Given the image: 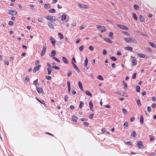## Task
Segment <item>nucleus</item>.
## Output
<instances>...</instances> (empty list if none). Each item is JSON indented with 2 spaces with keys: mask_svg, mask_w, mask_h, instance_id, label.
<instances>
[{
  "mask_svg": "<svg viewBox=\"0 0 156 156\" xmlns=\"http://www.w3.org/2000/svg\"><path fill=\"white\" fill-rule=\"evenodd\" d=\"M124 39L127 43H136V40L132 38H125Z\"/></svg>",
  "mask_w": 156,
  "mask_h": 156,
  "instance_id": "obj_1",
  "label": "nucleus"
},
{
  "mask_svg": "<svg viewBox=\"0 0 156 156\" xmlns=\"http://www.w3.org/2000/svg\"><path fill=\"white\" fill-rule=\"evenodd\" d=\"M51 58L54 59L55 61L58 62H60V60L57 58L55 57L54 56L56 54V51H55L53 50L51 51Z\"/></svg>",
  "mask_w": 156,
  "mask_h": 156,
  "instance_id": "obj_2",
  "label": "nucleus"
},
{
  "mask_svg": "<svg viewBox=\"0 0 156 156\" xmlns=\"http://www.w3.org/2000/svg\"><path fill=\"white\" fill-rule=\"evenodd\" d=\"M55 18L56 17L55 16H47L45 17L46 19L48 20H50L53 22L55 21Z\"/></svg>",
  "mask_w": 156,
  "mask_h": 156,
  "instance_id": "obj_3",
  "label": "nucleus"
},
{
  "mask_svg": "<svg viewBox=\"0 0 156 156\" xmlns=\"http://www.w3.org/2000/svg\"><path fill=\"white\" fill-rule=\"evenodd\" d=\"M97 28L98 29H100V31L101 33L105 32L106 30L105 28L102 26L98 25L97 26Z\"/></svg>",
  "mask_w": 156,
  "mask_h": 156,
  "instance_id": "obj_4",
  "label": "nucleus"
},
{
  "mask_svg": "<svg viewBox=\"0 0 156 156\" xmlns=\"http://www.w3.org/2000/svg\"><path fill=\"white\" fill-rule=\"evenodd\" d=\"M116 25L120 28L123 30H128L129 29V28L127 27L124 25L117 24Z\"/></svg>",
  "mask_w": 156,
  "mask_h": 156,
  "instance_id": "obj_5",
  "label": "nucleus"
},
{
  "mask_svg": "<svg viewBox=\"0 0 156 156\" xmlns=\"http://www.w3.org/2000/svg\"><path fill=\"white\" fill-rule=\"evenodd\" d=\"M46 49V44H45L43 46V49L41 51V56H43L45 54Z\"/></svg>",
  "mask_w": 156,
  "mask_h": 156,
  "instance_id": "obj_6",
  "label": "nucleus"
},
{
  "mask_svg": "<svg viewBox=\"0 0 156 156\" xmlns=\"http://www.w3.org/2000/svg\"><path fill=\"white\" fill-rule=\"evenodd\" d=\"M41 65H39L38 66H36L34 67L33 69V73H35L37 71H38L40 68L41 67Z\"/></svg>",
  "mask_w": 156,
  "mask_h": 156,
  "instance_id": "obj_7",
  "label": "nucleus"
},
{
  "mask_svg": "<svg viewBox=\"0 0 156 156\" xmlns=\"http://www.w3.org/2000/svg\"><path fill=\"white\" fill-rule=\"evenodd\" d=\"M137 145L139 148L141 149L144 148V146L143 145V142L141 141H138L137 142Z\"/></svg>",
  "mask_w": 156,
  "mask_h": 156,
  "instance_id": "obj_8",
  "label": "nucleus"
},
{
  "mask_svg": "<svg viewBox=\"0 0 156 156\" xmlns=\"http://www.w3.org/2000/svg\"><path fill=\"white\" fill-rule=\"evenodd\" d=\"M78 6L79 8L83 9H87L88 8V5H82L80 3L78 4Z\"/></svg>",
  "mask_w": 156,
  "mask_h": 156,
  "instance_id": "obj_9",
  "label": "nucleus"
},
{
  "mask_svg": "<svg viewBox=\"0 0 156 156\" xmlns=\"http://www.w3.org/2000/svg\"><path fill=\"white\" fill-rule=\"evenodd\" d=\"M8 13L11 15L13 16L16 15L17 13V12L15 10H9Z\"/></svg>",
  "mask_w": 156,
  "mask_h": 156,
  "instance_id": "obj_10",
  "label": "nucleus"
},
{
  "mask_svg": "<svg viewBox=\"0 0 156 156\" xmlns=\"http://www.w3.org/2000/svg\"><path fill=\"white\" fill-rule=\"evenodd\" d=\"M36 90L39 94H42L43 93V90L42 88L38 87L36 86Z\"/></svg>",
  "mask_w": 156,
  "mask_h": 156,
  "instance_id": "obj_11",
  "label": "nucleus"
},
{
  "mask_svg": "<svg viewBox=\"0 0 156 156\" xmlns=\"http://www.w3.org/2000/svg\"><path fill=\"white\" fill-rule=\"evenodd\" d=\"M50 40L52 44L54 46L56 42L55 40L52 37H50Z\"/></svg>",
  "mask_w": 156,
  "mask_h": 156,
  "instance_id": "obj_12",
  "label": "nucleus"
},
{
  "mask_svg": "<svg viewBox=\"0 0 156 156\" xmlns=\"http://www.w3.org/2000/svg\"><path fill=\"white\" fill-rule=\"evenodd\" d=\"M72 64L73 65V66L75 68V69L76 70V71L79 73L80 72V71L79 70V69H78V67H77V66H76V65L74 63H73V62H72Z\"/></svg>",
  "mask_w": 156,
  "mask_h": 156,
  "instance_id": "obj_13",
  "label": "nucleus"
},
{
  "mask_svg": "<svg viewBox=\"0 0 156 156\" xmlns=\"http://www.w3.org/2000/svg\"><path fill=\"white\" fill-rule=\"evenodd\" d=\"M89 107L91 111L92 112L94 111V110L93 108V105L91 101H90L89 103Z\"/></svg>",
  "mask_w": 156,
  "mask_h": 156,
  "instance_id": "obj_14",
  "label": "nucleus"
},
{
  "mask_svg": "<svg viewBox=\"0 0 156 156\" xmlns=\"http://www.w3.org/2000/svg\"><path fill=\"white\" fill-rule=\"evenodd\" d=\"M51 7V5L49 4H46L44 5V8L45 9H50Z\"/></svg>",
  "mask_w": 156,
  "mask_h": 156,
  "instance_id": "obj_15",
  "label": "nucleus"
},
{
  "mask_svg": "<svg viewBox=\"0 0 156 156\" xmlns=\"http://www.w3.org/2000/svg\"><path fill=\"white\" fill-rule=\"evenodd\" d=\"M132 65L136 66L137 63V61L135 59H132L131 60Z\"/></svg>",
  "mask_w": 156,
  "mask_h": 156,
  "instance_id": "obj_16",
  "label": "nucleus"
},
{
  "mask_svg": "<svg viewBox=\"0 0 156 156\" xmlns=\"http://www.w3.org/2000/svg\"><path fill=\"white\" fill-rule=\"evenodd\" d=\"M48 27L51 29H54V27L53 24L51 22H48Z\"/></svg>",
  "mask_w": 156,
  "mask_h": 156,
  "instance_id": "obj_17",
  "label": "nucleus"
},
{
  "mask_svg": "<svg viewBox=\"0 0 156 156\" xmlns=\"http://www.w3.org/2000/svg\"><path fill=\"white\" fill-rule=\"evenodd\" d=\"M104 40L106 42L109 43H112V41L108 38H105Z\"/></svg>",
  "mask_w": 156,
  "mask_h": 156,
  "instance_id": "obj_18",
  "label": "nucleus"
},
{
  "mask_svg": "<svg viewBox=\"0 0 156 156\" xmlns=\"http://www.w3.org/2000/svg\"><path fill=\"white\" fill-rule=\"evenodd\" d=\"M78 86L80 89L83 91V89L82 87L81 83L80 81L78 82Z\"/></svg>",
  "mask_w": 156,
  "mask_h": 156,
  "instance_id": "obj_19",
  "label": "nucleus"
},
{
  "mask_svg": "<svg viewBox=\"0 0 156 156\" xmlns=\"http://www.w3.org/2000/svg\"><path fill=\"white\" fill-rule=\"evenodd\" d=\"M125 49L126 50H130L131 51H133V48L131 47L130 46H127L126 47H125Z\"/></svg>",
  "mask_w": 156,
  "mask_h": 156,
  "instance_id": "obj_20",
  "label": "nucleus"
},
{
  "mask_svg": "<svg viewBox=\"0 0 156 156\" xmlns=\"http://www.w3.org/2000/svg\"><path fill=\"white\" fill-rule=\"evenodd\" d=\"M62 61H63L66 64H68V62L66 58L65 57H63L62 58Z\"/></svg>",
  "mask_w": 156,
  "mask_h": 156,
  "instance_id": "obj_21",
  "label": "nucleus"
},
{
  "mask_svg": "<svg viewBox=\"0 0 156 156\" xmlns=\"http://www.w3.org/2000/svg\"><path fill=\"white\" fill-rule=\"evenodd\" d=\"M84 102L82 101H80V104L79 105V108L81 109L84 106Z\"/></svg>",
  "mask_w": 156,
  "mask_h": 156,
  "instance_id": "obj_22",
  "label": "nucleus"
},
{
  "mask_svg": "<svg viewBox=\"0 0 156 156\" xmlns=\"http://www.w3.org/2000/svg\"><path fill=\"white\" fill-rule=\"evenodd\" d=\"M138 55L141 58H144L146 57V55H145L143 54H138Z\"/></svg>",
  "mask_w": 156,
  "mask_h": 156,
  "instance_id": "obj_23",
  "label": "nucleus"
},
{
  "mask_svg": "<svg viewBox=\"0 0 156 156\" xmlns=\"http://www.w3.org/2000/svg\"><path fill=\"white\" fill-rule=\"evenodd\" d=\"M72 119L73 121L76 122L77 121L78 119L76 116L73 115L72 117Z\"/></svg>",
  "mask_w": 156,
  "mask_h": 156,
  "instance_id": "obj_24",
  "label": "nucleus"
},
{
  "mask_svg": "<svg viewBox=\"0 0 156 156\" xmlns=\"http://www.w3.org/2000/svg\"><path fill=\"white\" fill-rule=\"evenodd\" d=\"M48 12L50 13H54L56 11L54 9H51L49 10Z\"/></svg>",
  "mask_w": 156,
  "mask_h": 156,
  "instance_id": "obj_25",
  "label": "nucleus"
},
{
  "mask_svg": "<svg viewBox=\"0 0 156 156\" xmlns=\"http://www.w3.org/2000/svg\"><path fill=\"white\" fill-rule=\"evenodd\" d=\"M47 70L48 71V75H50L51 72V68H47Z\"/></svg>",
  "mask_w": 156,
  "mask_h": 156,
  "instance_id": "obj_26",
  "label": "nucleus"
},
{
  "mask_svg": "<svg viewBox=\"0 0 156 156\" xmlns=\"http://www.w3.org/2000/svg\"><path fill=\"white\" fill-rule=\"evenodd\" d=\"M139 20L140 22H143L144 20V18L141 15H140L139 17Z\"/></svg>",
  "mask_w": 156,
  "mask_h": 156,
  "instance_id": "obj_27",
  "label": "nucleus"
},
{
  "mask_svg": "<svg viewBox=\"0 0 156 156\" xmlns=\"http://www.w3.org/2000/svg\"><path fill=\"white\" fill-rule=\"evenodd\" d=\"M66 19V15L65 14L62 15L61 16V20L62 21L65 20Z\"/></svg>",
  "mask_w": 156,
  "mask_h": 156,
  "instance_id": "obj_28",
  "label": "nucleus"
},
{
  "mask_svg": "<svg viewBox=\"0 0 156 156\" xmlns=\"http://www.w3.org/2000/svg\"><path fill=\"white\" fill-rule=\"evenodd\" d=\"M88 60L87 57H86L85 58V59L84 62V67H86V66L87 65V64H88Z\"/></svg>",
  "mask_w": 156,
  "mask_h": 156,
  "instance_id": "obj_29",
  "label": "nucleus"
},
{
  "mask_svg": "<svg viewBox=\"0 0 156 156\" xmlns=\"http://www.w3.org/2000/svg\"><path fill=\"white\" fill-rule=\"evenodd\" d=\"M85 93L87 95L89 96H90V97L92 96V94L89 91H85Z\"/></svg>",
  "mask_w": 156,
  "mask_h": 156,
  "instance_id": "obj_30",
  "label": "nucleus"
},
{
  "mask_svg": "<svg viewBox=\"0 0 156 156\" xmlns=\"http://www.w3.org/2000/svg\"><path fill=\"white\" fill-rule=\"evenodd\" d=\"M58 36L59 38L60 39H62L64 38V37H63V35L62 34H61L60 33H58Z\"/></svg>",
  "mask_w": 156,
  "mask_h": 156,
  "instance_id": "obj_31",
  "label": "nucleus"
},
{
  "mask_svg": "<svg viewBox=\"0 0 156 156\" xmlns=\"http://www.w3.org/2000/svg\"><path fill=\"white\" fill-rule=\"evenodd\" d=\"M149 43L153 48H156V45L154 43L151 42H149Z\"/></svg>",
  "mask_w": 156,
  "mask_h": 156,
  "instance_id": "obj_32",
  "label": "nucleus"
},
{
  "mask_svg": "<svg viewBox=\"0 0 156 156\" xmlns=\"http://www.w3.org/2000/svg\"><path fill=\"white\" fill-rule=\"evenodd\" d=\"M140 122L141 124H142L144 122V118L142 115H141L140 117Z\"/></svg>",
  "mask_w": 156,
  "mask_h": 156,
  "instance_id": "obj_33",
  "label": "nucleus"
},
{
  "mask_svg": "<svg viewBox=\"0 0 156 156\" xmlns=\"http://www.w3.org/2000/svg\"><path fill=\"white\" fill-rule=\"evenodd\" d=\"M133 19L136 20H137V16H136V14L134 13H133Z\"/></svg>",
  "mask_w": 156,
  "mask_h": 156,
  "instance_id": "obj_34",
  "label": "nucleus"
},
{
  "mask_svg": "<svg viewBox=\"0 0 156 156\" xmlns=\"http://www.w3.org/2000/svg\"><path fill=\"white\" fill-rule=\"evenodd\" d=\"M136 91L138 92H140V87L138 86H137L136 89Z\"/></svg>",
  "mask_w": 156,
  "mask_h": 156,
  "instance_id": "obj_35",
  "label": "nucleus"
},
{
  "mask_svg": "<svg viewBox=\"0 0 156 156\" xmlns=\"http://www.w3.org/2000/svg\"><path fill=\"white\" fill-rule=\"evenodd\" d=\"M136 136V134L135 131H134L132 132L131 134V136L133 137H135Z\"/></svg>",
  "mask_w": 156,
  "mask_h": 156,
  "instance_id": "obj_36",
  "label": "nucleus"
},
{
  "mask_svg": "<svg viewBox=\"0 0 156 156\" xmlns=\"http://www.w3.org/2000/svg\"><path fill=\"white\" fill-rule=\"evenodd\" d=\"M122 112L125 114L126 115L127 113V111L125 108H123L122 110Z\"/></svg>",
  "mask_w": 156,
  "mask_h": 156,
  "instance_id": "obj_37",
  "label": "nucleus"
},
{
  "mask_svg": "<svg viewBox=\"0 0 156 156\" xmlns=\"http://www.w3.org/2000/svg\"><path fill=\"white\" fill-rule=\"evenodd\" d=\"M99 79V80H104V79L102 77V76L101 75H98V76L97 77Z\"/></svg>",
  "mask_w": 156,
  "mask_h": 156,
  "instance_id": "obj_38",
  "label": "nucleus"
},
{
  "mask_svg": "<svg viewBox=\"0 0 156 156\" xmlns=\"http://www.w3.org/2000/svg\"><path fill=\"white\" fill-rule=\"evenodd\" d=\"M133 7L134 9L136 10L139 9V7L137 5H134Z\"/></svg>",
  "mask_w": 156,
  "mask_h": 156,
  "instance_id": "obj_39",
  "label": "nucleus"
},
{
  "mask_svg": "<svg viewBox=\"0 0 156 156\" xmlns=\"http://www.w3.org/2000/svg\"><path fill=\"white\" fill-rule=\"evenodd\" d=\"M136 103H137V105L139 106H140L141 105V102H140V100L139 99H138V100L137 101H136Z\"/></svg>",
  "mask_w": 156,
  "mask_h": 156,
  "instance_id": "obj_40",
  "label": "nucleus"
},
{
  "mask_svg": "<svg viewBox=\"0 0 156 156\" xmlns=\"http://www.w3.org/2000/svg\"><path fill=\"white\" fill-rule=\"evenodd\" d=\"M52 67L53 69H57V70H59L60 69L59 67L58 66H52Z\"/></svg>",
  "mask_w": 156,
  "mask_h": 156,
  "instance_id": "obj_41",
  "label": "nucleus"
},
{
  "mask_svg": "<svg viewBox=\"0 0 156 156\" xmlns=\"http://www.w3.org/2000/svg\"><path fill=\"white\" fill-rule=\"evenodd\" d=\"M109 36L112 39L113 38V33L111 32H110L109 33Z\"/></svg>",
  "mask_w": 156,
  "mask_h": 156,
  "instance_id": "obj_42",
  "label": "nucleus"
},
{
  "mask_svg": "<svg viewBox=\"0 0 156 156\" xmlns=\"http://www.w3.org/2000/svg\"><path fill=\"white\" fill-rule=\"evenodd\" d=\"M110 59L114 61H116L117 60L116 58L114 56H112L111 57Z\"/></svg>",
  "mask_w": 156,
  "mask_h": 156,
  "instance_id": "obj_43",
  "label": "nucleus"
},
{
  "mask_svg": "<svg viewBox=\"0 0 156 156\" xmlns=\"http://www.w3.org/2000/svg\"><path fill=\"white\" fill-rule=\"evenodd\" d=\"M33 83L34 85L36 86L38 83V79H37L35 80L34 81Z\"/></svg>",
  "mask_w": 156,
  "mask_h": 156,
  "instance_id": "obj_44",
  "label": "nucleus"
},
{
  "mask_svg": "<svg viewBox=\"0 0 156 156\" xmlns=\"http://www.w3.org/2000/svg\"><path fill=\"white\" fill-rule=\"evenodd\" d=\"M80 120L82 122L86 121L88 120V119L84 118H82L80 119Z\"/></svg>",
  "mask_w": 156,
  "mask_h": 156,
  "instance_id": "obj_45",
  "label": "nucleus"
},
{
  "mask_svg": "<svg viewBox=\"0 0 156 156\" xmlns=\"http://www.w3.org/2000/svg\"><path fill=\"white\" fill-rule=\"evenodd\" d=\"M38 21L40 22H43V19L42 18H39L38 19Z\"/></svg>",
  "mask_w": 156,
  "mask_h": 156,
  "instance_id": "obj_46",
  "label": "nucleus"
},
{
  "mask_svg": "<svg viewBox=\"0 0 156 156\" xmlns=\"http://www.w3.org/2000/svg\"><path fill=\"white\" fill-rule=\"evenodd\" d=\"M149 137L151 141L153 140L154 139V137L151 135L149 136Z\"/></svg>",
  "mask_w": 156,
  "mask_h": 156,
  "instance_id": "obj_47",
  "label": "nucleus"
},
{
  "mask_svg": "<svg viewBox=\"0 0 156 156\" xmlns=\"http://www.w3.org/2000/svg\"><path fill=\"white\" fill-rule=\"evenodd\" d=\"M123 85L124 86V88L125 89H126L127 87V86L126 83H125L124 81H123Z\"/></svg>",
  "mask_w": 156,
  "mask_h": 156,
  "instance_id": "obj_48",
  "label": "nucleus"
},
{
  "mask_svg": "<svg viewBox=\"0 0 156 156\" xmlns=\"http://www.w3.org/2000/svg\"><path fill=\"white\" fill-rule=\"evenodd\" d=\"M83 48V45L80 46L79 48V50L80 51H82Z\"/></svg>",
  "mask_w": 156,
  "mask_h": 156,
  "instance_id": "obj_49",
  "label": "nucleus"
},
{
  "mask_svg": "<svg viewBox=\"0 0 156 156\" xmlns=\"http://www.w3.org/2000/svg\"><path fill=\"white\" fill-rule=\"evenodd\" d=\"M122 32V33L125 34L126 35H127L128 36H129V34L127 32L123 31V32Z\"/></svg>",
  "mask_w": 156,
  "mask_h": 156,
  "instance_id": "obj_50",
  "label": "nucleus"
},
{
  "mask_svg": "<svg viewBox=\"0 0 156 156\" xmlns=\"http://www.w3.org/2000/svg\"><path fill=\"white\" fill-rule=\"evenodd\" d=\"M89 49L90 50L92 51L94 50V47L93 46L90 45L89 47Z\"/></svg>",
  "mask_w": 156,
  "mask_h": 156,
  "instance_id": "obj_51",
  "label": "nucleus"
},
{
  "mask_svg": "<svg viewBox=\"0 0 156 156\" xmlns=\"http://www.w3.org/2000/svg\"><path fill=\"white\" fill-rule=\"evenodd\" d=\"M29 77L28 76H26V78H25V81L26 82H28L29 81Z\"/></svg>",
  "mask_w": 156,
  "mask_h": 156,
  "instance_id": "obj_52",
  "label": "nucleus"
},
{
  "mask_svg": "<svg viewBox=\"0 0 156 156\" xmlns=\"http://www.w3.org/2000/svg\"><path fill=\"white\" fill-rule=\"evenodd\" d=\"M45 78L48 80H50L51 79V76H45Z\"/></svg>",
  "mask_w": 156,
  "mask_h": 156,
  "instance_id": "obj_53",
  "label": "nucleus"
},
{
  "mask_svg": "<svg viewBox=\"0 0 156 156\" xmlns=\"http://www.w3.org/2000/svg\"><path fill=\"white\" fill-rule=\"evenodd\" d=\"M71 25L72 27H75L76 26V24L75 22H73L71 24Z\"/></svg>",
  "mask_w": 156,
  "mask_h": 156,
  "instance_id": "obj_54",
  "label": "nucleus"
},
{
  "mask_svg": "<svg viewBox=\"0 0 156 156\" xmlns=\"http://www.w3.org/2000/svg\"><path fill=\"white\" fill-rule=\"evenodd\" d=\"M124 126L126 127H128V123L127 122H125L124 124Z\"/></svg>",
  "mask_w": 156,
  "mask_h": 156,
  "instance_id": "obj_55",
  "label": "nucleus"
},
{
  "mask_svg": "<svg viewBox=\"0 0 156 156\" xmlns=\"http://www.w3.org/2000/svg\"><path fill=\"white\" fill-rule=\"evenodd\" d=\"M72 73V72L71 71H68V72L67 76H69Z\"/></svg>",
  "mask_w": 156,
  "mask_h": 156,
  "instance_id": "obj_56",
  "label": "nucleus"
},
{
  "mask_svg": "<svg viewBox=\"0 0 156 156\" xmlns=\"http://www.w3.org/2000/svg\"><path fill=\"white\" fill-rule=\"evenodd\" d=\"M69 108L73 110L75 108V107L73 105H71L70 106Z\"/></svg>",
  "mask_w": 156,
  "mask_h": 156,
  "instance_id": "obj_57",
  "label": "nucleus"
},
{
  "mask_svg": "<svg viewBox=\"0 0 156 156\" xmlns=\"http://www.w3.org/2000/svg\"><path fill=\"white\" fill-rule=\"evenodd\" d=\"M8 24L10 26H12L13 24V22L12 21H10L8 23Z\"/></svg>",
  "mask_w": 156,
  "mask_h": 156,
  "instance_id": "obj_58",
  "label": "nucleus"
},
{
  "mask_svg": "<svg viewBox=\"0 0 156 156\" xmlns=\"http://www.w3.org/2000/svg\"><path fill=\"white\" fill-rule=\"evenodd\" d=\"M147 110L148 112H150L151 111V109L150 106H148L147 107Z\"/></svg>",
  "mask_w": 156,
  "mask_h": 156,
  "instance_id": "obj_59",
  "label": "nucleus"
},
{
  "mask_svg": "<svg viewBox=\"0 0 156 156\" xmlns=\"http://www.w3.org/2000/svg\"><path fill=\"white\" fill-rule=\"evenodd\" d=\"M40 102L41 103V104H42L44 105V106H45L46 105L45 104V101H40Z\"/></svg>",
  "mask_w": 156,
  "mask_h": 156,
  "instance_id": "obj_60",
  "label": "nucleus"
},
{
  "mask_svg": "<svg viewBox=\"0 0 156 156\" xmlns=\"http://www.w3.org/2000/svg\"><path fill=\"white\" fill-rule=\"evenodd\" d=\"M68 96L66 95L65 96H64V99H65V101H67V99L68 98Z\"/></svg>",
  "mask_w": 156,
  "mask_h": 156,
  "instance_id": "obj_61",
  "label": "nucleus"
},
{
  "mask_svg": "<svg viewBox=\"0 0 156 156\" xmlns=\"http://www.w3.org/2000/svg\"><path fill=\"white\" fill-rule=\"evenodd\" d=\"M94 115V114H91L89 116V118L90 119H93Z\"/></svg>",
  "mask_w": 156,
  "mask_h": 156,
  "instance_id": "obj_62",
  "label": "nucleus"
},
{
  "mask_svg": "<svg viewBox=\"0 0 156 156\" xmlns=\"http://www.w3.org/2000/svg\"><path fill=\"white\" fill-rule=\"evenodd\" d=\"M125 144H126L129 145H132L130 141L127 142H126L125 143Z\"/></svg>",
  "mask_w": 156,
  "mask_h": 156,
  "instance_id": "obj_63",
  "label": "nucleus"
},
{
  "mask_svg": "<svg viewBox=\"0 0 156 156\" xmlns=\"http://www.w3.org/2000/svg\"><path fill=\"white\" fill-rule=\"evenodd\" d=\"M106 130L105 128H103L101 129V132L102 133H104L105 132Z\"/></svg>",
  "mask_w": 156,
  "mask_h": 156,
  "instance_id": "obj_64",
  "label": "nucleus"
}]
</instances>
